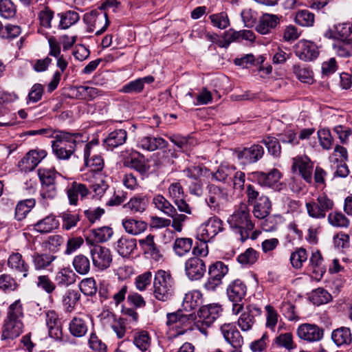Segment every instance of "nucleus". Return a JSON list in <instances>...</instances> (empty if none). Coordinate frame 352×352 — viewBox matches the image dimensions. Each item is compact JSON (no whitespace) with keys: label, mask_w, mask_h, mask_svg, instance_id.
Instances as JSON below:
<instances>
[{"label":"nucleus","mask_w":352,"mask_h":352,"mask_svg":"<svg viewBox=\"0 0 352 352\" xmlns=\"http://www.w3.org/2000/svg\"><path fill=\"white\" fill-rule=\"evenodd\" d=\"M122 226L127 233L133 235H137L143 232L147 228V224L144 221L132 218L124 219L122 220Z\"/></svg>","instance_id":"f704fd0d"},{"label":"nucleus","mask_w":352,"mask_h":352,"mask_svg":"<svg viewBox=\"0 0 352 352\" xmlns=\"http://www.w3.org/2000/svg\"><path fill=\"white\" fill-rule=\"evenodd\" d=\"M237 323L243 331H248L252 329L255 323L253 310L247 309L246 311H244L239 318Z\"/></svg>","instance_id":"09e8293b"},{"label":"nucleus","mask_w":352,"mask_h":352,"mask_svg":"<svg viewBox=\"0 0 352 352\" xmlns=\"http://www.w3.org/2000/svg\"><path fill=\"white\" fill-rule=\"evenodd\" d=\"M293 73L302 82L310 84L313 81L312 72L308 67L294 65L293 66Z\"/></svg>","instance_id":"bf43d9fd"},{"label":"nucleus","mask_w":352,"mask_h":352,"mask_svg":"<svg viewBox=\"0 0 352 352\" xmlns=\"http://www.w3.org/2000/svg\"><path fill=\"white\" fill-rule=\"evenodd\" d=\"M89 193V190L86 185L72 182L68 184L67 188V195L70 205L76 206L78 201V195L81 199L85 198Z\"/></svg>","instance_id":"4be33fe9"},{"label":"nucleus","mask_w":352,"mask_h":352,"mask_svg":"<svg viewBox=\"0 0 352 352\" xmlns=\"http://www.w3.org/2000/svg\"><path fill=\"white\" fill-rule=\"evenodd\" d=\"M80 291L86 296H91L97 292L96 283L93 278H87L79 284Z\"/></svg>","instance_id":"338daca9"},{"label":"nucleus","mask_w":352,"mask_h":352,"mask_svg":"<svg viewBox=\"0 0 352 352\" xmlns=\"http://www.w3.org/2000/svg\"><path fill=\"white\" fill-rule=\"evenodd\" d=\"M21 33V28L19 25L7 24L3 26L0 37L6 39H13L19 36Z\"/></svg>","instance_id":"0e129e2a"},{"label":"nucleus","mask_w":352,"mask_h":352,"mask_svg":"<svg viewBox=\"0 0 352 352\" xmlns=\"http://www.w3.org/2000/svg\"><path fill=\"white\" fill-rule=\"evenodd\" d=\"M127 133L124 129H116L111 132L104 140L108 149L113 150L126 142Z\"/></svg>","instance_id":"cd10ccee"},{"label":"nucleus","mask_w":352,"mask_h":352,"mask_svg":"<svg viewBox=\"0 0 352 352\" xmlns=\"http://www.w3.org/2000/svg\"><path fill=\"white\" fill-rule=\"evenodd\" d=\"M151 337L146 331H140L134 333L133 342L142 352H146L151 346Z\"/></svg>","instance_id":"79ce46f5"},{"label":"nucleus","mask_w":352,"mask_h":352,"mask_svg":"<svg viewBox=\"0 0 352 352\" xmlns=\"http://www.w3.org/2000/svg\"><path fill=\"white\" fill-rule=\"evenodd\" d=\"M308 254L307 250L303 248H298L292 253L290 262L293 267L300 269L302 264L307 260Z\"/></svg>","instance_id":"4d7b16f0"},{"label":"nucleus","mask_w":352,"mask_h":352,"mask_svg":"<svg viewBox=\"0 0 352 352\" xmlns=\"http://www.w3.org/2000/svg\"><path fill=\"white\" fill-rule=\"evenodd\" d=\"M292 169L294 172L298 171L307 183L311 182L313 164L307 156H297L293 158Z\"/></svg>","instance_id":"f3484780"},{"label":"nucleus","mask_w":352,"mask_h":352,"mask_svg":"<svg viewBox=\"0 0 352 352\" xmlns=\"http://www.w3.org/2000/svg\"><path fill=\"white\" fill-rule=\"evenodd\" d=\"M192 240L190 238H177L175 239L173 250L179 256H184L192 248Z\"/></svg>","instance_id":"603ef678"},{"label":"nucleus","mask_w":352,"mask_h":352,"mask_svg":"<svg viewBox=\"0 0 352 352\" xmlns=\"http://www.w3.org/2000/svg\"><path fill=\"white\" fill-rule=\"evenodd\" d=\"M280 19L277 15L265 13L259 19L256 30L261 34H267L276 27Z\"/></svg>","instance_id":"393cba45"},{"label":"nucleus","mask_w":352,"mask_h":352,"mask_svg":"<svg viewBox=\"0 0 352 352\" xmlns=\"http://www.w3.org/2000/svg\"><path fill=\"white\" fill-rule=\"evenodd\" d=\"M93 265L99 270L109 268L112 263V255L109 248L101 245H93L90 249Z\"/></svg>","instance_id":"f8f14e48"},{"label":"nucleus","mask_w":352,"mask_h":352,"mask_svg":"<svg viewBox=\"0 0 352 352\" xmlns=\"http://www.w3.org/2000/svg\"><path fill=\"white\" fill-rule=\"evenodd\" d=\"M8 266L16 274L21 276L23 278L28 276L30 265L20 253H12L9 256Z\"/></svg>","instance_id":"6ab92c4d"},{"label":"nucleus","mask_w":352,"mask_h":352,"mask_svg":"<svg viewBox=\"0 0 352 352\" xmlns=\"http://www.w3.org/2000/svg\"><path fill=\"white\" fill-rule=\"evenodd\" d=\"M16 8L10 0H0V15L5 19L14 16Z\"/></svg>","instance_id":"774afa93"},{"label":"nucleus","mask_w":352,"mask_h":352,"mask_svg":"<svg viewBox=\"0 0 352 352\" xmlns=\"http://www.w3.org/2000/svg\"><path fill=\"white\" fill-rule=\"evenodd\" d=\"M258 258V253L252 248H248L244 252L239 254L237 261L242 265H252Z\"/></svg>","instance_id":"13d9d810"},{"label":"nucleus","mask_w":352,"mask_h":352,"mask_svg":"<svg viewBox=\"0 0 352 352\" xmlns=\"http://www.w3.org/2000/svg\"><path fill=\"white\" fill-rule=\"evenodd\" d=\"M72 265L78 274L86 275L90 271L91 262L87 256L82 254H79L74 256Z\"/></svg>","instance_id":"a19ab883"},{"label":"nucleus","mask_w":352,"mask_h":352,"mask_svg":"<svg viewBox=\"0 0 352 352\" xmlns=\"http://www.w3.org/2000/svg\"><path fill=\"white\" fill-rule=\"evenodd\" d=\"M79 133H69L65 131H58L52 142L54 154L59 160H68L74 153L78 147L86 142Z\"/></svg>","instance_id":"f257e3e1"},{"label":"nucleus","mask_w":352,"mask_h":352,"mask_svg":"<svg viewBox=\"0 0 352 352\" xmlns=\"http://www.w3.org/2000/svg\"><path fill=\"white\" fill-rule=\"evenodd\" d=\"M264 154V149L259 144H254L249 148H244L241 151H236L235 155L241 164L246 165L255 163L261 159Z\"/></svg>","instance_id":"2eb2a0df"},{"label":"nucleus","mask_w":352,"mask_h":352,"mask_svg":"<svg viewBox=\"0 0 352 352\" xmlns=\"http://www.w3.org/2000/svg\"><path fill=\"white\" fill-rule=\"evenodd\" d=\"M45 322L49 336L55 340H60L63 336L62 324L55 311L48 310L45 312Z\"/></svg>","instance_id":"412c9836"},{"label":"nucleus","mask_w":352,"mask_h":352,"mask_svg":"<svg viewBox=\"0 0 352 352\" xmlns=\"http://www.w3.org/2000/svg\"><path fill=\"white\" fill-rule=\"evenodd\" d=\"M80 299V293L74 289H69L63 296V305L67 311L71 312Z\"/></svg>","instance_id":"de8ad7c7"},{"label":"nucleus","mask_w":352,"mask_h":352,"mask_svg":"<svg viewBox=\"0 0 352 352\" xmlns=\"http://www.w3.org/2000/svg\"><path fill=\"white\" fill-rule=\"evenodd\" d=\"M207 188L208 195L206 201L210 208H218L228 201V195L224 189L214 184L208 185Z\"/></svg>","instance_id":"a211bd4d"},{"label":"nucleus","mask_w":352,"mask_h":352,"mask_svg":"<svg viewBox=\"0 0 352 352\" xmlns=\"http://www.w3.org/2000/svg\"><path fill=\"white\" fill-rule=\"evenodd\" d=\"M274 344L278 347L284 348L288 352L296 349V344L294 342L293 335L290 332L280 333L274 340Z\"/></svg>","instance_id":"a18cd8bd"},{"label":"nucleus","mask_w":352,"mask_h":352,"mask_svg":"<svg viewBox=\"0 0 352 352\" xmlns=\"http://www.w3.org/2000/svg\"><path fill=\"white\" fill-rule=\"evenodd\" d=\"M85 166L89 168L91 173H100L104 166V162L102 157L99 154H93L90 156L83 155Z\"/></svg>","instance_id":"ea45409f"},{"label":"nucleus","mask_w":352,"mask_h":352,"mask_svg":"<svg viewBox=\"0 0 352 352\" xmlns=\"http://www.w3.org/2000/svg\"><path fill=\"white\" fill-rule=\"evenodd\" d=\"M175 293V280L170 271L157 270L153 280V296L157 300H170Z\"/></svg>","instance_id":"7ed1b4c3"},{"label":"nucleus","mask_w":352,"mask_h":352,"mask_svg":"<svg viewBox=\"0 0 352 352\" xmlns=\"http://www.w3.org/2000/svg\"><path fill=\"white\" fill-rule=\"evenodd\" d=\"M35 204L34 199H27L19 201L15 208V219L18 221L24 219Z\"/></svg>","instance_id":"4c0bfd02"},{"label":"nucleus","mask_w":352,"mask_h":352,"mask_svg":"<svg viewBox=\"0 0 352 352\" xmlns=\"http://www.w3.org/2000/svg\"><path fill=\"white\" fill-rule=\"evenodd\" d=\"M115 245L118 253L123 257H127L135 249L137 243L135 239L122 236Z\"/></svg>","instance_id":"c756f323"},{"label":"nucleus","mask_w":352,"mask_h":352,"mask_svg":"<svg viewBox=\"0 0 352 352\" xmlns=\"http://www.w3.org/2000/svg\"><path fill=\"white\" fill-rule=\"evenodd\" d=\"M333 206V200L325 195H319L316 199L305 204L308 215L317 219H324L327 212L332 210Z\"/></svg>","instance_id":"6e6552de"},{"label":"nucleus","mask_w":352,"mask_h":352,"mask_svg":"<svg viewBox=\"0 0 352 352\" xmlns=\"http://www.w3.org/2000/svg\"><path fill=\"white\" fill-rule=\"evenodd\" d=\"M296 336L303 342H316L323 338L324 329L316 324L303 323L297 327Z\"/></svg>","instance_id":"9b49d317"},{"label":"nucleus","mask_w":352,"mask_h":352,"mask_svg":"<svg viewBox=\"0 0 352 352\" xmlns=\"http://www.w3.org/2000/svg\"><path fill=\"white\" fill-rule=\"evenodd\" d=\"M201 303V293L198 290H193L185 295L182 307L184 310L190 311L197 308Z\"/></svg>","instance_id":"72a5a7b5"},{"label":"nucleus","mask_w":352,"mask_h":352,"mask_svg":"<svg viewBox=\"0 0 352 352\" xmlns=\"http://www.w3.org/2000/svg\"><path fill=\"white\" fill-rule=\"evenodd\" d=\"M196 319V315L194 313L184 314L183 312L180 316V320L177 324L179 327H176L175 337L183 335L188 330L191 329V324Z\"/></svg>","instance_id":"37998d69"},{"label":"nucleus","mask_w":352,"mask_h":352,"mask_svg":"<svg viewBox=\"0 0 352 352\" xmlns=\"http://www.w3.org/2000/svg\"><path fill=\"white\" fill-rule=\"evenodd\" d=\"M31 258L34 269L43 270H47L57 257L52 254L35 252L32 254Z\"/></svg>","instance_id":"a878e982"},{"label":"nucleus","mask_w":352,"mask_h":352,"mask_svg":"<svg viewBox=\"0 0 352 352\" xmlns=\"http://www.w3.org/2000/svg\"><path fill=\"white\" fill-rule=\"evenodd\" d=\"M295 55L303 61H311L316 59L319 52L315 43L307 40H300L294 46Z\"/></svg>","instance_id":"ddd939ff"},{"label":"nucleus","mask_w":352,"mask_h":352,"mask_svg":"<svg viewBox=\"0 0 352 352\" xmlns=\"http://www.w3.org/2000/svg\"><path fill=\"white\" fill-rule=\"evenodd\" d=\"M69 329L73 336L81 338L87 333L88 327L85 320L74 317L69 322Z\"/></svg>","instance_id":"58836bf2"},{"label":"nucleus","mask_w":352,"mask_h":352,"mask_svg":"<svg viewBox=\"0 0 352 352\" xmlns=\"http://www.w3.org/2000/svg\"><path fill=\"white\" fill-rule=\"evenodd\" d=\"M228 272V267L222 261H217L210 265L208 268L209 276L221 281Z\"/></svg>","instance_id":"3c124183"},{"label":"nucleus","mask_w":352,"mask_h":352,"mask_svg":"<svg viewBox=\"0 0 352 352\" xmlns=\"http://www.w3.org/2000/svg\"><path fill=\"white\" fill-rule=\"evenodd\" d=\"M46 155L47 152L45 150H31L19 162V167L21 171L30 172L37 166Z\"/></svg>","instance_id":"dca6fc26"},{"label":"nucleus","mask_w":352,"mask_h":352,"mask_svg":"<svg viewBox=\"0 0 352 352\" xmlns=\"http://www.w3.org/2000/svg\"><path fill=\"white\" fill-rule=\"evenodd\" d=\"M58 227V221L53 215H49L38 221L34 225L36 231L40 233H47Z\"/></svg>","instance_id":"e433bc0d"},{"label":"nucleus","mask_w":352,"mask_h":352,"mask_svg":"<svg viewBox=\"0 0 352 352\" xmlns=\"http://www.w3.org/2000/svg\"><path fill=\"white\" fill-rule=\"evenodd\" d=\"M113 231L109 226H103L90 231L86 237L87 243L94 245L95 243L107 241L113 235Z\"/></svg>","instance_id":"b1692460"},{"label":"nucleus","mask_w":352,"mask_h":352,"mask_svg":"<svg viewBox=\"0 0 352 352\" xmlns=\"http://www.w3.org/2000/svg\"><path fill=\"white\" fill-rule=\"evenodd\" d=\"M221 333L226 341L233 348H241L243 338L235 325L231 323L223 324L221 327Z\"/></svg>","instance_id":"aec40b11"},{"label":"nucleus","mask_w":352,"mask_h":352,"mask_svg":"<svg viewBox=\"0 0 352 352\" xmlns=\"http://www.w3.org/2000/svg\"><path fill=\"white\" fill-rule=\"evenodd\" d=\"M221 311V306L217 304L200 307L198 311L199 320L195 322L196 327L201 333L206 335V328L210 327L219 318Z\"/></svg>","instance_id":"0eeeda50"},{"label":"nucleus","mask_w":352,"mask_h":352,"mask_svg":"<svg viewBox=\"0 0 352 352\" xmlns=\"http://www.w3.org/2000/svg\"><path fill=\"white\" fill-rule=\"evenodd\" d=\"M250 179L261 186L272 188L275 190H281L284 185L280 182L281 173L276 168H272L270 172H252L249 175Z\"/></svg>","instance_id":"39448f33"},{"label":"nucleus","mask_w":352,"mask_h":352,"mask_svg":"<svg viewBox=\"0 0 352 352\" xmlns=\"http://www.w3.org/2000/svg\"><path fill=\"white\" fill-rule=\"evenodd\" d=\"M227 295L232 303V311L234 315L239 314L243 309L242 300L247 293V286L241 280L236 279L228 286Z\"/></svg>","instance_id":"423d86ee"},{"label":"nucleus","mask_w":352,"mask_h":352,"mask_svg":"<svg viewBox=\"0 0 352 352\" xmlns=\"http://www.w3.org/2000/svg\"><path fill=\"white\" fill-rule=\"evenodd\" d=\"M60 217L63 220V228L67 230L75 227L80 221V217L78 214L72 213L69 210L62 212Z\"/></svg>","instance_id":"e2e57ef3"},{"label":"nucleus","mask_w":352,"mask_h":352,"mask_svg":"<svg viewBox=\"0 0 352 352\" xmlns=\"http://www.w3.org/2000/svg\"><path fill=\"white\" fill-rule=\"evenodd\" d=\"M231 228L240 234V240L245 241L250 235V232L254 228V223L250 220L248 206L241 204L239 209L228 219Z\"/></svg>","instance_id":"20e7f679"},{"label":"nucleus","mask_w":352,"mask_h":352,"mask_svg":"<svg viewBox=\"0 0 352 352\" xmlns=\"http://www.w3.org/2000/svg\"><path fill=\"white\" fill-rule=\"evenodd\" d=\"M223 230V221L217 217H210L198 228L197 239L201 243H209Z\"/></svg>","instance_id":"1a4fd4ad"},{"label":"nucleus","mask_w":352,"mask_h":352,"mask_svg":"<svg viewBox=\"0 0 352 352\" xmlns=\"http://www.w3.org/2000/svg\"><path fill=\"white\" fill-rule=\"evenodd\" d=\"M272 210V204L266 196H261L254 205L253 214L257 219H263L267 217Z\"/></svg>","instance_id":"7c9ffc66"},{"label":"nucleus","mask_w":352,"mask_h":352,"mask_svg":"<svg viewBox=\"0 0 352 352\" xmlns=\"http://www.w3.org/2000/svg\"><path fill=\"white\" fill-rule=\"evenodd\" d=\"M166 137L177 146L178 151L188 152L195 144L194 139L189 135L183 136L180 134L173 133L166 135Z\"/></svg>","instance_id":"c85d7f7f"},{"label":"nucleus","mask_w":352,"mask_h":352,"mask_svg":"<svg viewBox=\"0 0 352 352\" xmlns=\"http://www.w3.org/2000/svg\"><path fill=\"white\" fill-rule=\"evenodd\" d=\"M154 77L152 76L139 78L124 85L120 91L128 94H140L143 91L145 84H151L154 82Z\"/></svg>","instance_id":"5701e85b"},{"label":"nucleus","mask_w":352,"mask_h":352,"mask_svg":"<svg viewBox=\"0 0 352 352\" xmlns=\"http://www.w3.org/2000/svg\"><path fill=\"white\" fill-rule=\"evenodd\" d=\"M152 203L157 210H160L168 217L173 216L175 208L163 195H155L153 198Z\"/></svg>","instance_id":"c03bdc74"},{"label":"nucleus","mask_w":352,"mask_h":352,"mask_svg":"<svg viewBox=\"0 0 352 352\" xmlns=\"http://www.w3.org/2000/svg\"><path fill=\"white\" fill-rule=\"evenodd\" d=\"M236 168L234 166H220L215 173H212V177L221 182H228L232 178Z\"/></svg>","instance_id":"8fccbe9b"},{"label":"nucleus","mask_w":352,"mask_h":352,"mask_svg":"<svg viewBox=\"0 0 352 352\" xmlns=\"http://www.w3.org/2000/svg\"><path fill=\"white\" fill-rule=\"evenodd\" d=\"M336 54L341 57H349L352 55V39H340L333 44Z\"/></svg>","instance_id":"49530a36"},{"label":"nucleus","mask_w":352,"mask_h":352,"mask_svg":"<svg viewBox=\"0 0 352 352\" xmlns=\"http://www.w3.org/2000/svg\"><path fill=\"white\" fill-rule=\"evenodd\" d=\"M331 338L337 346L349 345L351 342V333L348 327H342L333 331Z\"/></svg>","instance_id":"c9c22d12"},{"label":"nucleus","mask_w":352,"mask_h":352,"mask_svg":"<svg viewBox=\"0 0 352 352\" xmlns=\"http://www.w3.org/2000/svg\"><path fill=\"white\" fill-rule=\"evenodd\" d=\"M38 175L41 185L56 184L57 177L60 175L54 169L39 168Z\"/></svg>","instance_id":"6e6d98bb"},{"label":"nucleus","mask_w":352,"mask_h":352,"mask_svg":"<svg viewBox=\"0 0 352 352\" xmlns=\"http://www.w3.org/2000/svg\"><path fill=\"white\" fill-rule=\"evenodd\" d=\"M311 298L314 304L319 305L329 302L331 295L327 290L319 287L313 291Z\"/></svg>","instance_id":"69168bd1"},{"label":"nucleus","mask_w":352,"mask_h":352,"mask_svg":"<svg viewBox=\"0 0 352 352\" xmlns=\"http://www.w3.org/2000/svg\"><path fill=\"white\" fill-rule=\"evenodd\" d=\"M84 21L89 25V31L96 30V35L103 33L110 23L106 12H99L96 10L85 14Z\"/></svg>","instance_id":"9d476101"},{"label":"nucleus","mask_w":352,"mask_h":352,"mask_svg":"<svg viewBox=\"0 0 352 352\" xmlns=\"http://www.w3.org/2000/svg\"><path fill=\"white\" fill-rule=\"evenodd\" d=\"M295 22L302 27H311L315 21L314 14L307 10L298 11L295 16Z\"/></svg>","instance_id":"5fc2aeb1"},{"label":"nucleus","mask_w":352,"mask_h":352,"mask_svg":"<svg viewBox=\"0 0 352 352\" xmlns=\"http://www.w3.org/2000/svg\"><path fill=\"white\" fill-rule=\"evenodd\" d=\"M148 205V199L145 196H135L123 206V208L129 210L132 214L144 212Z\"/></svg>","instance_id":"473e14b6"},{"label":"nucleus","mask_w":352,"mask_h":352,"mask_svg":"<svg viewBox=\"0 0 352 352\" xmlns=\"http://www.w3.org/2000/svg\"><path fill=\"white\" fill-rule=\"evenodd\" d=\"M80 19L78 12L72 10L67 11L61 14L60 26L63 29H67L71 25L75 24Z\"/></svg>","instance_id":"680f3d73"},{"label":"nucleus","mask_w":352,"mask_h":352,"mask_svg":"<svg viewBox=\"0 0 352 352\" xmlns=\"http://www.w3.org/2000/svg\"><path fill=\"white\" fill-rule=\"evenodd\" d=\"M23 318L22 304L18 300L8 307L7 317L2 327L1 340H14L21 334L23 329Z\"/></svg>","instance_id":"f03ea898"},{"label":"nucleus","mask_w":352,"mask_h":352,"mask_svg":"<svg viewBox=\"0 0 352 352\" xmlns=\"http://www.w3.org/2000/svg\"><path fill=\"white\" fill-rule=\"evenodd\" d=\"M328 221L334 227L346 228L349 224V219L340 212L329 213L328 215Z\"/></svg>","instance_id":"052dcab7"},{"label":"nucleus","mask_w":352,"mask_h":352,"mask_svg":"<svg viewBox=\"0 0 352 352\" xmlns=\"http://www.w3.org/2000/svg\"><path fill=\"white\" fill-rule=\"evenodd\" d=\"M185 274L190 280H200L206 271L205 262L198 256H193L185 262Z\"/></svg>","instance_id":"4468645a"},{"label":"nucleus","mask_w":352,"mask_h":352,"mask_svg":"<svg viewBox=\"0 0 352 352\" xmlns=\"http://www.w3.org/2000/svg\"><path fill=\"white\" fill-rule=\"evenodd\" d=\"M267 148L268 153L274 157H278L281 153V146L279 140L272 136H266L261 142Z\"/></svg>","instance_id":"864d4df0"},{"label":"nucleus","mask_w":352,"mask_h":352,"mask_svg":"<svg viewBox=\"0 0 352 352\" xmlns=\"http://www.w3.org/2000/svg\"><path fill=\"white\" fill-rule=\"evenodd\" d=\"M77 275L70 267L60 269L55 276V281L59 286L67 287L76 281Z\"/></svg>","instance_id":"2f4dec72"},{"label":"nucleus","mask_w":352,"mask_h":352,"mask_svg":"<svg viewBox=\"0 0 352 352\" xmlns=\"http://www.w3.org/2000/svg\"><path fill=\"white\" fill-rule=\"evenodd\" d=\"M138 145L144 150L154 151L167 147L168 143L161 137L146 136L139 141Z\"/></svg>","instance_id":"bb28decb"}]
</instances>
